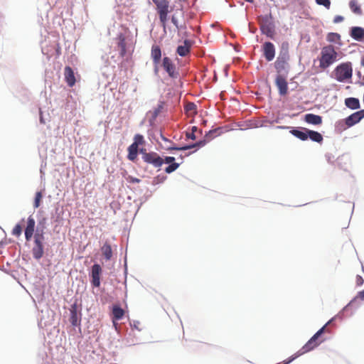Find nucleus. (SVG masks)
I'll list each match as a JSON object with an SVG mask.
<instances>
[{
  "label": "nucleus",
  "mask_w": 364,
  "mask_h": 364,
  "mask_svg": "<svg viewBox=\"0 0 364 364\" xmlns=\"http://www.w3.org/2000/svg\"><path fill=\"white\" fill-rule=\"evenodd\" d=\"M338 53L333 46L328 45L322 48L319 58V67L326 69L333 65L336 60Z\"/></svg>",
  "instance_id": "obj_1"
},
{
  "label": "nucleus",
  "mask_w": 364,
  "mask_h": 364,
  "mask_svg": "<svg viewBox=\"0 0 364 364\" xmlns=\"http://www.w3.org/2000/svg\"><path fill=\"white\" fill-rule=\"evenodd\" d=\"M259 18L262 22L259 26L262 34L265 35L270 39H274L276 34V26L272 12L269 11L267 14L261 15Z\"/></svg>",
  "instance_id": "obj_2"
},
{
  "label": "nucleus",
  "mask_w": 364,
  "mask_h": 364,
  "mask_svg": "<svg viewBox=\"0 0 364 364\" xmlns=\"http://www.w3.org/2000/svg\"><path fill=\"white\" fill-rule=\"evenodd\" d=\"M364 118V109L358 110L343 119L336 123V129L338 131L346 130L359 123Z\"/></svg>",
  "instance_id": "obj_3"
},
{
  "label": "nucleus",
  "mask_w": 364,
  "mask_h": 364,
  "mask_svg": "<svg viewBox=\"0 0 364 364\" xmlns=\"http://www.w3.org/2000/svg\"><path fill=\"white\" fill-rule=\"evenodd\" d=\"M334 78L339 82H351L353 67L350 62L341 63L334 69Z\"/></svg>",
  "instance_id": "obj_4"
},
{
  "label": "nucleus",
  "mask_w": 364,
  "mask_h": 364,
  "mask_svg": "<svg viewBox=\"0 0 364 364\" xmlns=\"http://www.w3.org/2000/svg\"><path fill=\"white\" fill-rule=\"evenodd\" d=\"M139 154L141 155L143 161L152 166L160 171L163 166L162 156L154 151H147L145 148L139 149Z\"/></svg>",
  "instance_id": "obj_5"
},
{
  "label": "nucleus",
  "mask_w": 364,
  "mask_h": 364,
  "mask_svg": "<svg viewBox=\"0 0 364 364\" xmlns=\"http://www.w3.org/2000/svg\"><path fill=\"white\" fill-rule=\"evenodd\" d=\"M34 259L40 260L45 254V236L42 234H35L33 239V247L31 250Z\"/></svg>",
  "instance_id": "obj_6"
},
{
  "label": "nucleus",
  "mask_w": 364,
  "mask_h": 364,
  "mask_svg": "<svg viewBox=\"0 0 364 364\" xmlns=\"http://www.w3.org/2000/svg\"><path fill=\"white\" fill-rule=\"evenodd\" d=\"M82 309H79L77 302H74L70 308V318L69 321L73 327H78L79 331L81 332V320H82Z\"/></svg>",
  "instance_id": "obj_7"
},
{
  "label": "nucleus",
  "mask_w": 364,
  "mask_h": 364,
  "mask_svg": "<svg viewBox=\"0 0 364 364\" xmlns=\"http://www.w3.org/2000/svg\"><path fill=\"white\" fill-rule=\"evenodd\" d=\"M102 268L98 263H94L89 272L90 281L93 288H98L101 285V276Z\"/></svg>",
  "instance_id": "obj_8"
},
{
  "label": "nucleus",
  "mask_w": 364,
  "mask_h": 364,
  "mask_svg": "<svg viewBox=\"0 0 364 364\" xmlns=\"http://www.w3.org/2000/svg\"><path fill=\"white\" fill-rule=\"evenodd\" d=\"M161 66L168 74V77L171 79L180 78V73L176 70V65L170 58L167 56L164 57L161 62Z\"/></svg>",
  "instance_id": "obj_9"
},
{
  "label": "nucleus",
  "mask_w": 364,
  "mask_h": 364,
  "mask_svg": "<svg viewBox=\"0 0 364 364\" xmlns=\"http://www.w3.org/2000/svg\"><path fill=\"white\" fill-rule=\"evenodd\" d=\"M262 55L267 61H272L276 54V48L273 43L265 41L262 46Z\"/></svg>",
  "instance_id": "obj_10"
},
{
  "label": "nucleus",
  "mask_w": 364,
  "mask_h": 364,
  "mask_svg": "<svg viewBox=\"0 0 364 364\" xmlns=\"http://www.w3.org/2000/svg\"><path fill=\"white\" fill-rule=\"evenodd\" d=\"M288 76H276L275 85L278 89L280 96H285L288 94L289 87L287 80Z\"/></svg>",
  "instance_id": "obj_11"
},
{
  "label": "nucleus",
  "mask_w": 364,
  "mask_h": 364,
  "mask_svg": "<svg viewBox=\"0 0 364 364\" xmlns=\"http://www.w3.org/2000/svg\"><path fill=\"white\" fill-rule=\"evenodd\" d=\"M274 66L277 72L276 76H288L290 70L288 61L275 60Z\"/></svg>",
  "instance_id": "obj_12"
},
{
  "label": "nucleus",
  "mask_w": 364,
  "mask_h": 364,
  "mask_svg": "<svg viewBox=\"0 0 364 364\" xmlns=\"http://www.w3.org/2000/svg\"><path fill=\"white\" fill-rule=\"evenodd\" d=\"M289 133L301 141H305L308 140V128L303 127H290Z\"/></svg>",
  "instance_id": "obj_13"
},
{
  "label": "nucleus",
  "mask_w": 364,
  "mask_h": 364,
  "mask_svg": "<svg viewBox=\"0 0 364 364\" xmlns=\"http://www.w3.org/2000/svg\"><path fill=\"white\" fill-rule=\"evenodd\" d=\"M349 36L353 40L364 43V28L361 26H351L349 28Z\"/></svg>",
  "instance_id": "obj_14"
},
{
  "label": "nucleus",
  "mask_w": 364,
  "mask_h": 364,
  "mask_svg": "<svg viewBox=\"0 0 364 364\" xmlns=\"http://www.w3.org/2000/svg\"><path fill=\"white\" fill-rule=\"evenodd\" d=\"M194 42L190 39H185L183 45H179L176 48V53L181 57H185L190 53L191 48Z\"/></svg>",
  "instance_id": "obj_15"
},
{
  "label": "nucleus",
  "mask_w": 364,
  "mask_h": 364,
  "mask_svg": "<svg viewBox=\"0 0 364 364\" xmlns=\"http://www.w3.org/2000/svg\"><path fill=\"white\" fill-rule=\"evenodd\" d=\"M164 102L159 101L157 107L154 109L153 112L149 111L146 114H151L149 119V124L150 127H153L155 124L156 119L159 114L162 112L164 107Z\"/></svg>",
  "instance_id": "obj_16"
},
{
  "label": "nucleus",
  "mask_w": 364,
  "mask_h": 364,
  "mask_svg": "<svg viewBox=\"0 0 364 364\" xmlns=\"http://www.w3.org/2000/svg\"><path fill=\"white\" fill-rule=\"evenodd\" d=\"M65 80L69 87H73L76 82L74 70L69 65L64 69Z\"/></svg>",
  "instance_id": "obj_17"
},
{
  "label": "nucleus",
  "mask_w": 364,
  "mask_h": 364,
  "mask_svg": "<svg viewBox=\"0 0 364 364\" xmlns=\"http://www.w3.org/2000/svg\"><path fill=\"white\" fill-rule=\"evenodd\" d=\"M304 120L309 124L320 125L322 124V117L313 113H307L304 116Z\"/></svg>",
  "instance_id": "obj_18"
},
{
  "label": "nucleus",
  "mask_w": 364,
  "mask_h": 364,
  "mask_svg": "<svg viewBox=\"0 0 364 364\" xmlns=\"http://www.w3.org/2000/svg\"><path fill=\"white\" fill-rule=\"evenodd\" d=\"M344 104L346 107L352 110H357L360 108V100L357 97H347L344 100Z\"/></svg>",
  "instance_id": "obj_19"
},
{
  "label": "nucleus",
  "mask_w": 364,
  "mask_h": 364,
  "mask_svg": "<svg viewBox=\"0 0 364 364\" xmlns=\"http://www.w3.org/2000/svg\"><path fill=\"white\" fill-rule=\"evenodd\" d=\"M117 46L119 48V54L121 56L124 57L127 53L125 36L122 33H119L117 36Z\"/></svg>",
  "instance_id": "obj_20"
},
{
  "label": "nucleus",
  "mask_w": 364,
  "mask_h": 364,
  "mask_svg": "<svg viewBox=\"0 0 364 364\" xmlns=\"http://www.w3.org/2000/svg\"><path fill=\"white\" fill-rule=\"evenodd\" d=\"M289 43L287 42H283L276 60L289 61Z\"/></svg>",
  "instance_id": "obj_21"
},
{
  "label": "nucleus",
  "mask_w": 364,
  "mask_h": 364,
  "mask_svg": "<svg viewBox=\"0 0 364 364\" xmlns=\"http://www.w3.org/2000/svg\"><path fill=\"white\" fill-rule=\"evenodd\" d=\"M208 144L206 139H200L194 143L187 144L182 146V151H187L192 149L198 150Z\"/></svg>",
  "instance_id": "obj_22"
},
{
  "label": "nucleus",
  "mask_w": 364,
  "mask_h": 364,
  "mask_svg": "<svg viewBox=\"0 0 364 364\" xmlns=\"http://www.w3.org/2000/svg\"><path fill=\"white\" fill-rule=\"evenodd\" d=\"M156 6L157 14L170 12L169 2L167 0H153Z\"/></svg>",
  "instance_id": "obj_23"
},
{
  "label": "nucleus",
  "mask_w": 364,
  "mask_h": 364,
  "mask_svg": "<svg viewBox=\"0 0 364 364\" xmlns=\"http://www.w3.org/2000/svg\"><path fill=\"white\" fill-rule=\"evenodd\" d=\"M151 56L154 64H159L161 60V50L157 45H153L151 47Z\"/></svg>",
  "instance_id": "obj_24"
},
{
  "label": "nucleus",
  "mask_w": 364,
  "mask_h": 364,
  "mask_svg": "<svg viewBox=\"0 0 364 364\" xmlns=\"http://www.w3.org/2000/svg\"><path fill=\"white\" fill-rule=\"evenodd\" d=\"M127 159L132 162H135L139 154V149L130 144L127 148Z\"/></svg>",
  "instance_id": "obj_25"
},
{
  "label": "nucleus",
  "mask_w": 364,
  "mask_h": 364,
  "mask_svg": "<svg viewBox=\"0 0 364 364\" xmlns=\"http://www.w3.org/2000/svg\"><path fill=\"white\" fill-rule=\"evenodd\" d=\"M124 314L123 309L119 304H114L112 307V318L114 321L122 319Z\"/></svg>",
  "instance_id": "obj_26"
},
{
  "label": "nucleus",
  "mask_w": 364,
  "mask_h": 364,
  "mask_svg": "<svg viewBox=\"0 0 364 364\" xmlns=\"http://www.w3.org/2000/svg\"><path fill=\"white\" fill-rule=\"evenodd\" d=\"M309 139L314 142L321 144L323 140V137L320 132L309 129L308 140Z\"/></svg>",
  "instance_id": "obj_27"
},
{
  "label": "nucleus",
  "mask_w": 364,
  "mask_h": 364,
  "mask_svg": "<svg viewBox=\"0 0 364 364\" xmlns=\"http://www.w3.org/2000/svg\"><path fill=\"white\" fill-rule=\"evenodd\" d=\"M102 253L106 260H110L112 257V247L107 242H105L101 248Z\"/></svg>",
  "instance_id": "obj_28"
},
{
  "label": "nucleus",
  "mask_w": 364,
  "mask_h": 364,
  "mask_svg": "<svg viewBox=\"0 0 364 364\" xmlns=\"http://www.w3.org/2000/svg\"><path fill=\"white\" fill-rule=\"evenodd\" d=\"M326 40L330 43H338L340 46H342V43L341 41V35L338 33H328L326 36Z\"/></svg>",
  "instance_id": "obj_29"
},
{
  "label": "nucleus",
  "mask_w": 364,
  "mask_h": 364,
  "mask_svg": "<svg viewBox=\"0 0 364 364\" xmlns=\"http://www.w3.org/2000/svg\"><path fill=\"white\" fill-rule=\"evenodd\" d=\"M356 303V298H353L345 307L343 308V309L339 311L335 316H336V319H341L342 320L344 317V313L348 311V309L355 305Z\"/></svg>",
  "instance_id": "obj_30"
},
{
  "label": "nucleus",
  "mask_w": 364,
  "mask_h": 364,
  "mask_svg": "<svg viewBox=\"0 0 364 364\" xmlns=\"http://www.w3.org/2000/svg\"><path fill=\"white\" fill-rule=\"evenodd\" d=\"M349 7L353 13L357 15L362 14V9L357 0H350Z\"/></svg>",
  "instance_id": "obj_31"
},
{
  "label": "nucleus",
  "mask_w": 364,
  "mask_h": 364,
  "mask_svg": "<svg viewBox=\"0 0 364 364\" xmlns=\"http://www.w3.org/2000/svg\"><path fill=\"white\" fill-rule=\"evenodd\" d=\"M46 218H42L41 219L38 220L35 234L38 233L44 235V230L46 228Z\"/></svg>",
  "instance_id": "obj_32"
},
{
  "label": "nucleus",
  "mask_w": 364,
  "mask_h": 364,
  "mask_svg": "<svg viewBox=\"0 0 364 364\" xmlns=\"http://www.w3.org/2000/svg\"><path fill=\"white\" fill-rule=\"evenodd\" d=\"M318 347V344H314L309 340L303 346V347L299 350V351L301 353V354H304L306 353H309L313 350H314L316 348Z\"/></svg>",
  "instance_id": "obj_33"
},
{
  "label": "nucleus",
  "mask_w": 364,
  "mask_h": 364,
  "mask_svg": "<svg viewBox=\"0 0 364 364\" xmlns=\"http://www.w3.org/2000/svg\"><path fill=\"white\" fill-rule=\"evenodd\" d=\"M220 129H221V127H216L215 129H210L209 130L208 132H207L203 137V139H206V140H208V143L212 140L216 134H218V135H220Z\"/></svg>",
  "instance_id": "obj_34"
},
{
  "label": "nucleus",
  "mask_w": 364,
  "mask_h": 364,
  "mask_svg": "<svg viewBox=\"0 0 364 364\" xmlns=\"http://www.w3.org/2000/svg\"><path fill=\"white\" fill-rule=\"evenodd\" d=\"M25 220L24 218H22L21 220V222L20 223H18L15 225V226L12 229V231H11V234L12 235L16 237H19L21 234H22V230H23V228H22V223H23Z\"/></svg>",
  "instance_id": "obj_35"
},
{
  "label": "nucleus",
  "mask_w": 364,
  "mask_h": 364,
  "mask_svg": "<svg viewBox=\"0 0 364 364\" xmlns=\"http://www.w3.org/2000/svg\"><path fill=\"white\" fill-rule=\"evenodd\" d=\"M36 220L33 215H29L26 220V226L25 229L29 230L31 232H36Z\"/></svg>",
  "instance_id": "obj_36"
},
{
  "label": "nucleus",
  "mask_w": 364,
  "mask_h": 364,
  "mask_svg": "<svg viewBox=\"0 0 364 364\" xmlns=\"http://www.w3.org/2000/svg\"><path fill=\"white\" fill-rule=\"evenodd\" d=\"M181 164V163H178L176 161L169 164H168L167 166L165 167L164 171L168 174H171L175 171H176L179 168Z\"/></svg>",
  "instance_id": "obj_37"
},
{
  "label": "nucleus",
  "mask_w": 364,
  "mask_h": 364,
  "mask_svg": "<svg viewBox=\"0 0 364 364\" xmlns=\"http://www.w3.org/2000/svg\"><path fill=\"white\" fill-rule=\"evenodd\" d=\"M146 143L144 137L141 134H136L134 136V141L132 145L138 147L139 145H143Z\"/></svg>",
  "instance_id": "obj_38"
},
{
  "label": "nucleus",
  "mask_w": 364,
  "mask_h": 364,
  "mask_svg": "<svg viewBox=\"0 0 364 364\" xmlns=\"http://www.w3.org/2000/svg\"><path fill=\"white\" fill-rule=\"evenodd\" d=\"M43 197V191H37L35 193L34 201L33 205L34 208H38L40 207Z\"/></svg>",
  "instance_id": "obj_39"
},
{
  "label": "nucleus",
  "mask_w": 364,
  "mask_h": 364,
  "mask_svg": "<svg viewBox=\"0 0 364 364\" xmlns=\"http://www.w3.org/2000/svg\"><path fill=\"white\" fill-rule=\"evenodd\" d=\"M171 145L166 147L163 146L161 144L159 146L161 148L165 149L167 151L172 152L173 151H182V146H177L173 141L172 143H169Z\"/></svg>",
  "instance_id": "obj_40"
},
{
  "label": "nucleus",
  "mask_w": 364,
  "mask_h": 364,
  "mask_svg": "<svg viewBox=\"0 0 364 364\" xmlns=\"http://www.w3.org/2000/svg\"><path fill=\"white\" fill-rule=\"evenodd\" d=\"M167 179V176L164 174H159L155 176L152 181L153 185H157L159 183H163Z\"/></svg>",
  "instance_id": "obj_41"
},
{
  "label": "nucleus",
  "mask_w": 364,
  "mask_h": 364,
  "mask_svg": "<svg viewBox=\"0 0 364 364\" xmlns=\"http://www.w3.org/2000/svg\"><path fill=\"white\" fill-rule=\"evenodd\" d=\"M302 354L298 350L296 353L289 357L287 359L284 360L283 361V364H290L291 362H293L295 359H296L298 357L301 356Z\"/></svg>",
  "instance_id": "obj_42"
},
{
  "label": "nucleus",
  "mask_w": 364,
  "mask_h": 364,
  "mask_svg": "<svg viewBox=\"0 0 364 364\" xmlns=\"http://www.w3.org/2000/svg\"><path fill=\"white\" fill-rule=\"evenodd\" d=\"M49 114H45L42 109H39V121L41 124H45L48 121Z\"/></svg>",
  "instance_id": "obj_43"
},
{
  "label": "nucleus",
  "mask_w": 364,
  "mask_h": 364,
  "mask_svg": "<svg viewBox=\"0 0 364 364\" xmlns=\"http://www.w3.org/2000/svg\"><path fill=\"white\" fill-rule=\"evenodd\" d=\"M168 13L169 12L158 14L160 22L161 23V24L164 26V29L166 28V23L167 20H168Z\"/></svg>",
  "instance_id": "obj_44"
},
{
  "label": "nucleus",
  "mask_w": 364,
  "mask_h": 364,
  "mask_svg": "<svg viewBox=\"0 0 364 364\" xmlns=\"http://www.w3.org/2000/svg\"><path fill=\"white\" fill-rule=\"evenodd\" d=\"M316 4L324 6L326 9L331 7V0H315Z\"/></svg>",
  "instance_id": "obj_45"
},
{
  "label": "nucleus",
  "mask_w": 364,
  "mask_h": 364,
  "mask_svg": "<svg viewBox=\"0 0 364 364\" xmlns=\"http://www.w3.org/2000/svg\"><path fill=\"white\" fill-rule=\"evenodd\" d=\"M326 325L323 326L320 329H318L316 333L315 334L316 335V336H318L319 338L321 337V336L324 333H331V331L329 329V328H326Z\"/></svg>",
  "instance_id": "obj_46"
},
{
  "label": "nucleus",
  "mask_w": 364,
  "mask_h": 364,
  "mask_svg": "<svg viewBox=\"0 0 364 364\" xmlns=\"http://www.w3.org/2000/svg\"><path fill=\"white\" fill-rule=\"evenodd\" d=\"M176 161V158L174 156H162V162L163 165L165 164H169L173 162Z\"/></svg>",
  "instance_id": "obj_47"
},
{
  "label": "nucleus",
  "mask_w": 364,
  "mask_h": 364,
  "mask_svg": "<svg viewBox=\"0 0 364 364\" xmlns=\"http://www.w3.org/2000/svg\"><path fill=\"white\" fill-rule=\"evenodd\" d=\"M35 232H31L29 230H24V236L26 242H30L31 239L34 238Z\"/></svg>",
  "instance_id": "obj_48"
},
{
  "label": "nucleus",
  "mask_w": 364,
  "mask_h": 364,
  "mask_svg": "<svg viewBox=\"0 0 364 364\" xmlns=\"http://www.w3.org/2000/svg\"><path fill=\"white\" fill-rule=\"evenodd\" d=\"M310 341H311L314 344H318V346L323 342L326 341L325 338H323L321 340H319V338L316 336V335L314 333L309 339Z\"/></svg>",
  "instance_id": "obj_49"
},
{
  "label": "nucleus",
  "mask_w": 364,
  "mask_h": 364,
  "mask_svg": "<svg viewBox=\"0 0 364 364\" xmlns=\"http://www.w3.org/2000/svg\"><path fill=\"white\" fill-rule=\"evenodd\" d=\"M152 195V192L151 191H149V193H145L141 198H140V204L138 207V209L140 208V206L145 202Z\"/></svg>",
  "instance_id": "obj_50"
},
{
  "label": "nucleus",
  "mask_w": 364,
  "mask_h": 364,
  "mask_svg": "<svg viewBox=\"0 0 364 364\" xmlns=\"http://www.w3.org/2000/svg\"><path fill=\"white\" fill-rule=\"evenodd\" d=\"M127 181L130 183H139L141 182V180L139 178L134 177L132 176H129L127 178Z\"/></svg>",
  "instance_id": "obj_51"
},
{
  "label": "nucleus",
  "mask_w": 364,
  "mask_h": 364,
  "mask_svg": "<svg viewBox=\"0 0 364 364\" xmlns=\"http://www.w3.org/2000/svg\"><path fill=\"white\" fill-rule=\"evenodd\" d=\"M356 75L358 77L359 79L363 78V80L358 81L355 83L359 84L360 86H364V76L362 75L361 72L360 70H356L355 72Z\"/></svg>",
  "instance_id": "obj_52"
},
{
  "label": "nucleus",
  "mask_w": 364,
  "mask_h": 364,
  "mask_svg": "<svg viewBox=\"0 0 364 364\" xmlns=\"http://www.w3.org/2000/svg\"><path fill=\"white\" fill-rule=\"evenodd\" d=\"M344 20V17L343 16H341V15H336L334 18H333V22L334 23H341L342 21H343Z\"/></svg>",
  "instance_id": "obj_53"
},
{
  "label": "nucleus",
  "mask_w": 364,
  "mask_h": 364,
  "mask_svg": "<svg viewBox=\"0 0 364 364\" xmlns=\"http://www.w3.org/2000/svg\"><path fill=\"white\" fill-rule=\"evenodd\" d=\"M325 158H326V161H328V163L332 164L333 159H334V156L332 154L327 153L325 154Z\"/></svg>",
  "instance_id": "obj_54"
},
{
  "label": "nucleus",
  "mask_w": 364,
  "mask_h": 364,
  "mask_svg": "<svg viewBox=\"0 0 364 364\" xmlns=\"http://www.w3.org/2000/svg\"><path fill=\"white\" fill-rule=\"evenodd\" d=\"M186 140L191 139V140H196L197 136L194 133L192 132H187L186 134Z\"/></svg>",
  "instance_id": "obj_55"
},
{
  "label": "nucleus",
  "mask_w": 364,
  "mask_h": 364,
  "mask_svg": "<svg viewBox=\"0 0 364 364\" xmlns=\"http://www.w3.org/2000/svg\"><path fill=\"white\" fill-rule=\"evenodd\" d=\"M139 321H133L132 322H130V326L132 328H135L138 331H141V329L139 328Z\"/></svg>",
  "instance_id": "obj_56"
},
{
  "label": "nucleus",
  "mask_w": 364,
  "mask_h": 364,
  "mask_svg": "<svg viewBox=\"0 0 364 364\" xmlns=\"http://www.w3.org/2000/svg\"><path fill=\"white\" fill-rule=\"evenodd\" d=\"M355 298H356V302H358V299H360L361 300H364V289L362 290V291H360ZM356 304L357 303H355V304Z\"/></svg>",
  "instance_id": "obj_57"
},
{
  "label": "nucleus",
  "mask_w": 364,
  "mask_h": 364,
  "mask_svg": "<svg viewBox=\"0 0 364 364\" xmlns=\"http://www.w3.org/2000/svg\"><path fill=\"white\" fill-rule=\"evenodd\" d=\"M171 22L177 28H179L178 21V18L175 16V15H173L171 16Z\"/></svg>",
  "instance_id": "obj_58"
},
{
  "label": "nucleus",
  "mask_w": 364,
  "mask_h": 364,
  "mask_svg": "<svg viewBox=\"0 0 364 364\" xmlns=\"http://www.w3.org/2000/svg\"><path fill=\"white\" fill-rule=\"evenodd\" d=\"M363 282H364V280H363V277L361 276H360V275H357L356 276V284H357V285L358 286H361V285H363Z\"/></svg>",
  "instance_id": "obj_59"
},
{
  "label": "nucleus",
  "mask_w": 364,
  "mask_h": 364,
  "mask_svg": "<svg viewBox=\"0 0 364 364\" xmlns=\"http://www.w3.org/2000/svg\"><path fill=\"white\" fill-rule=\"evenodd\" d=\"M257 31V28L252 25L251 23H249V31L251 33H255Z\"/></svg>",
  "instance_id": "obj_60"
},
{
  "label": "nucleus",
  "mask_w": 364,
  "mask_h": 364,
  "mask_svg": "<svg viewBox=\"0 0 364 364\" xmlns=\"http://www.w3.org/2000/svg\"><path fill=\"white\" fill-rule=\"evenodd\" d=\"M160 137H161V139L164 141H165V142L172 143V141H171V140H170L169 139H168L167 137H166V136L163 134V133H162V132H161V131L160 132Z\"/></svg>",
  "instance_id": "obj_61"
},
{
  "label": "nucleus",
  "mask_w": 364,
  "mask_h": 364,
  "mask_svg": "<svg viewBox=\"0 0 364 364\" xmlns=\"http://www.w3.org/2000/svg\"><path fill=\"white\" fill-rule=\"evenodd\" d=\"M197 106L193 102L188 105V109L190 110H195Z\"/></svg>",
  "instance_id": "obj_62"
},
{
  "label": "nucleus",
  "mask_w": 364,
  "mask_h": 364,
  "mask_svg": "<svg viewBox=\"0 0 364 364\" xmlns=\"http://www.w3.org/2000/svg\"><path fill=\"white\" fill-rule=\"evenodd\" d=\"M336 320V316L332 317L331 319L328 320V321L325 324L326 326H328L331 324H333Z\"/></svg>",
  "instance_id": "obj_63"
},
{
  "label": "nucleus",
  "mask_w": 364,
  "mask_h": 364,
  "mask_svg": "<svg viewBox=\"0 0 364 364\" xmlns=\"http://www.w3.org/2000/svg\"><path fill=\"white\" fill-rule=\"evenodd\" d=\"M158 65H159V64H154V74H155V75H157V74H158V73H159V67H158Z\"/></svg>",
  "instance_id": "obj_64"
}]
</instances>
